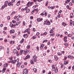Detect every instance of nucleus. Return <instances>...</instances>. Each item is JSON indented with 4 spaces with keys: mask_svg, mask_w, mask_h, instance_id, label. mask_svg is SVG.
I'll list each match as a JSON object with an SVG mask.
<instances>
[{
    "mask_svg": "<svg viewBox=\"0 0 74 74\" xmlns=\"http://www.w3.org/2000/svg\"><path fill=\"white\" fill-rule=\"evenodd\" d=\"M51 25V22L48 20H46V21H45L44 22V25Z\"/></svg>",
    "mask_w": 74,
    "mask_h": 74,
    "instance_id": "nucleus-1",
    "label": "nucleus"
},
{
    "mask_svg": "<svg viewBox=\"0 0 74 74\" xmlns=\"http://www.w3.org/2000/svg\"><path fill=\"white\" fill-rule=\"evenodd\" d=\"M32 59L35 62H36L37 60V56H34L33 57Z\"/></svg>",
    "mask_w": 74,
    "mask_h": 74,
    "instance_id": "nucleus-2",
    "label": "nucleus"
},
{
    "mask_svg": "<svg viewBox=\"0 0 74 74\" xmlns=\"http://www.w3.org/2000/svg\"><path fill=\"white\" fill-rule=\"evenodd\" d=\"M28 73V71L27 69H25L23 71V74H27Z\"/></svg>",
    "mask_w": 74,
    "mask_h": 74,
    "instance_id": "nucleus-3",
    "label": "nucleus"
},
{
    "mask_svg": "<svg viewBox=\"0 0 74 74\" xmlns=\"http://www.w3.org/2000/svg\"><path fill=\"white\" fill-rule=\"evenodd\" d=\"M30 56L29 55H27L25 58H23L24 60H27L28 59H30Z\"/></svg>",
    "mask_w": 74,
    "mask_h": 74,
    "instance_id": "nucleus-4",
    "label": "nucleus"
},
{
    "mask_svg": "<svg viewBox=\"0 0 74 74\" xmlns=\"http://www.w3.org/2000/svg\"><path fill=\"white\" fill-rule=\"evenodd\" d=\"M10 26L11 28H12V27L14 28V27H15L16 26V25L15 24L14 25V24H11L10 25Z\"/></svg>",
    "mask_w": 74,
    "mask_h": 74,
    "instance_id": "nucleus-5",
    "label": "nucleus"
},
{
    "mask_svg": "<svg viewBox=\"0 0 74 74\" xmlns=\"http://www.w3.org/2000/svg\"><path fill=\"white\" fill-rule=\"evenodd\" d=\"M8 4L9 6H11V5H14V3L12 1L8 3Z\"/></svg>",
    "mask_w": 74,
    "mask_h": 74,
    "instance_id": "nucleus-6",
    "label": "nucleus"
},
{
    "mask_svg": "<svg viewBox=\"0 0 74 74\" xmlns=\"http://www.w3.org/2000/svg\"><path fill=\"white\" fill-rule=\"evenodd\" d=\"M21 64L22 63H20L19 62H18L16 66L17 67H19V66H20V65H21Z\"/></svg>",
    "mask_w": 74,
    "mask_h": 74,
    "instance_id": "nucleus-7",
    "label": "nucleus"
},
{
    "mask_svg": "<svg viewBox=\"0 0 74 74\" xmlns=\"http://www.w3.org/2000/svg\"><path fill=\"white\" fill-rule=\"evenodd\" d=\"M54 58H55V61H57L58 60V57L56 55L54 56Z\"/></svg>",
    "mask_w": 74,
    "mask_h": 74,
    "instance_id": "nucleus-8",
    "label": "nucleus"
},
{
    "mask_svg": "<svg viewBox=\"0 0 74 74\" xmlns=\"http://www.w3.org/2000/svg\"><path fill=\"white\" fill-rule=\"evenodd\" d=\"M14 53H16V54L17 55V54H18V51H16V49H14Z\"/></svg>",
    "mask_w": 74,
    "mask_h": 74,
    "instance_id": "nucleus-9",
    "label": "nucleus"
},
{
    "mask_svg": "<svg viewBox=\"0 0 74 74\" xmlns=\"http://www.w3.org/2000/svg\"><path fill=\"white\" fill-rule=\"evenodd\" d=\"M42 20V18H38L37 19V21L39 22H41Z\"/></svg>",
    "mask_w": 74,
    "mask_h": 74,
    "instance_id": "nucleus-10",
    "label": "nucleus"
},
{
    "mask_svg": "<svg viewBox=\"0 0 74 74\" xmlns=\"http://www.w3.org/2000/svg\"><path fill=\"white\" fill-rule=\"evenodd\" d=\"M24 33H26V32H27V33L30 34V32L29 31V29H26L24 31Z\"/></svg>",
    "mask_w": 74,
    "mask_h": 74,
    "instance_id": "nucleus-11",
    "label": "nucleus"
},
{
    "mask_svg": "<svg viewBox=\"0 0 74 74\" xmlns=\"http://www.w3.org/2000/svg\"><path fill=\"white\" fill-rule=\"evenodd\" d=\"M11 62H12V64H15V63H16V62L15 61V60H12Z\"/></svg>",
    "mask_w": 74,
    "mask_h": 74,
    "instance_id": "nucleus-12",
    "label": "nucleus"
},
{
    "mask_svg": "<svg viewBox=\"0 0 74 74\" xmlns=\"http://www.w3.org/2000/svg\"><path fill=\"white\" fill-rule=\"evenodd\" d=\"M7 4H4V5H2V8L4 9V8H5V7H7Z\"/></svg>",
    "mask_w": 74,
    "mask_h": 74,
    "instance_id": "nucleus-13",
    "label": "nucleus"
},
{
    "mask_svg": "<svg viewBox=\"0 0 74 74\" xmlns=\"http://www.w3.org/2000/svg\"><path fill=\"white\" fill-rule=\"evenodd\" d=\"M14 32H15V30L14 29H12V30H10V33H14Z\"/></svg>",
    "mask_w": 74,
    "mask_h": 74,
    "instance_id": "nucleus-14",
    "label": "nucleus"
},
{
    "mask_svg": "<svg viewBox=\"0 0 74 74\" xmlns=\"http://www.w3.org/2000/svg\"><path fill=\"white\" fill-rule=\"evenodd\" d=\"M64 65H66V64H69V62L67 61H64Z\"/></svg>",
    "mask_w": 74,
    "mask_h": 74,
    "instance_id": "nucleus-15",
    "label": "nucleus"
},
{
    "mask_svg": "<svg viewBox=\"0 0 74 74\" xmlns=\"http://www.w3.org/2000/svg\"><path fill=\"white\" fill-rule=\"evenodd\" d=\"M21 21L16 22V26H18V25H19V24L21 23Z\"/></svg>",
    "mask_w": 74,
    "mask_h": 74,
    "instance_id": "nucleus-16",
    "label": "nucleus"
},
{
    "mask_svg": "<svg viewBox=\"0 0 74 74\" xmlns=\"http://www.w3.org/2000/svg\"><path fill=\"white\" fill-rule=\"evenodd\" d=\"M33 3H34L33 2H31L30 1H29V4L30 5V6H32V4H33Z\"/></svg>",
    "mask_w": 74,
    "mask_h": 74,
    "instance_id": "nucleus-17",
    "label": "nucleus"
},
{
    "mask_svg": "<svg viewBox=\"0 0 74 74\" xmlns=\"http://www.w3.org/2000/svg\"><path fill=\"white\" fill-rule=\"evenodd\" d=\"M8 64L7 63H6L4 64V65H3V66L4 67H7V66H8Z\"/></svg>",
    "mask_w": 74,
    "mask_h": 74,
    "instance_id": "nucleus-18",
    "label": "nucleus"
},
{
    "mask_svg": "<svg viewBox=\"0 0 74 74\" xmlns=\"http://www.w3.org/2000/svg\"><path fill=\"white\" fill-rule=\"evenodd\" d=\"M44 44H42L40 45V49H42L43 48V47H44Z\"/></svg>",
    "mask_w": 74,
    "mask_h": 74,
    "instance_id": "nucleus-19",
    "label": "nucleus"
},
{
    "mask_svg": "<svg viewBox=\"0 0 74 74\" xmlns=\"http://www.w3.org/2000/svg\"><path fill=\"white\" fill-rule=\"evenodd\" d=\"M21 2V1H18L17 2L16 4L17 5H20V3Z\"/></svg>",
    "mask_w": 74,
    "mask_h": 74,
    "instance_id": "nucleus-20",
    "label": "nucleus"
},
{
    "mask_svg": "<svg viewBox=\"0 0 74 74\" xmlns=\"http://www.w3.org/2000/svg\"><path fill=\"white\" fill-rule=\"evenodd\" d=\"M30 47V45H29L27 46L26 48L28 49H29Z\"/></svg>",
    "mask_w": 74,
    "mask_h": 74,
    "instance_id": "nucleus-21",
    "label": "nucleus"
},
{
    "mask_svg": "<svg viewBox=\"0 0 74 74\" xmlns=\"http://www.w3.org/2000/svg\"><path fill=\"white\" fill-rule=\"evenodd\" d=\"M16 12L15 11L12 12L10 14V16H12V15H13V14H15Z\"/></svg>",
    "mask_w": 74,
    "mask_h": 74,
    "instance_id": "nucleus-22",
    "label": "nucleus"
},
{
    "mask_svg": "<svg viewBox=\"0 0 74 74\" xmlns=\"http://www.w3.org/2000/svg\"><path fill=\"white\" fill-rule=\"evenodd\" d=\"M23 37L25 38H26V37H27V35L26 34H24L23 35Z\"/></svg>",
    "mask_w": 74,
    "mask_h": 74,
    "instance_id": "nucleus-23",
    "label": "nucleus"
},
{
    "mask_svg": "<svg viewBox=\"0 0 74 74\" xmlns=\"http://www.w3.org/2000/svg\"><path fill=\"white\" fill-rule=\"evenodd\" d=\"M70 25L71 26H72L73 25V24L72 23H73V21H72V20H70Z\"/></svg>",
    "mask_w": 74,
    "mask_h": 74,
    "instance_id": "nucleus-24",
    "label": "nucleus"
},
{
    "mask_svg": "<svg viewBox=\"0 0 74 74\" xmlns=\"http://www.w3.org/2000/svg\"><path fill=\"white\" fill-rule=\"evenodd\" d=\"M55 33H54L52 34H50V36H55Z\"/></svg>",
    "mask_w": 74,
    "mask_h": 74,
    "instance_id": "nucleus-25",
    "label": "nucleus"
},
{
    "mask_svg": "<svg viewBox=\"0 0 74 74\" xmlns=\"http://www.w3.org/2000/svg\"><path fill=\"white\" fill-rule=\"evenodd\" d=\"M64 45L66 46V47H67L68 46H69V44L67 43H65L64 44Z\"/></svg>",
    "mask_w": 74,
    "mask_h": 74,
    "instance_id": "nucleus-26",
    "label": "nucleus"
},
{
    "mask_svg": "<svg viewBox=\"0 0 74 74\" xmlns=\"http://www.w3.org/2000/svg\"><path fill=\"white\" fill-rule=\"evenodd\" d=\"M57 54L59 56H61V55H62L61 53L59 52H58L57 53Z\"/></svg>",
    "mask_w": 74,
    "mask_h": 74,
    "instance_id": "nucleus-27",
    "label": "nucleus"
},
{
    "mask_svg": "<svg viewBox=\"0 0 74 74\" xmlns=\"http://www.w3.org/2000/svg\"><path fill=\"white\" fill-rule=\"evenodd\" d=\"M26 5L27 7H30V3H29V2H28V3Z\"/></svg>",
    "mask_w": 74,
    "mask_h": 74,
    "instance_id": "nucleus-28",
    "label": "nucleus"
},
{
    "mask_svg": "<svg viewBox=\"0 0 74 74\" xmlns=\"http://www.w3.org/2000/svg\"><path fill=\"white\" fill-rule=\"evenodd\" d=\"M30 63L31 64H34V61H33V60H31Z\"/></svg>",
    "mask_w": 74,
    "mask_h": 74,
    "instance_id": "nucleus-29",
    "label": "nucleus"
},
{
    "mask_svg": "<svg viewBox=\"0 0 74 74\" xmlns=\"http://www.w3.org/2000/svg\"><path fill=\"white\" fill-rule=\"evenodd\" d=\"M67 36H68V37H71V34H68Z\"/></svg>",
    "mask_w": 74,
    "mask_h": 74,
    "instance_id": "nucleus-30",
    "label": "nucleus"
},
{
    "mask_svg": "<svg viewBox=\"0 0 74 74\" xmlns=\"http://www.w3.org/2000/svg\"><path fill=\"white\" fill-rule=\"evenodd\" d=\"M30 12L29 9H28L26 10V12H27V13H28V12Z\"/></svg>",
    "mask_w": 74,
    "mask_h": 74,
    "instance_id": "nucleus-31",
    "label": "nucleus"
},
{
    "mask_svg": "<svg viewBox=\"0 0 74 74\" xmlns=\"http://www.w3.org/2000/svg\"><path fill=\"white\" fill-rule=\"evenodd\" d=\"M47 41H48V40H44L42 42V43H44L45 42H47Z\"/></svg>",
    "mask_w": 74,
    "mask_h": 74,
    "instance_id": "nucleus-32",
    "label": "nucleus"
},
{
    "mask_svg": "<svg viewBox=\"0 0 74 74\" xmlns=\"http://www.w3.org/2000/svg\"><path fill=\"white\" fill-rule=\"evenodd\" d=\"M62 12V10H60L59 12H58V14L59 15H61V12Z\"/></svg>",
    "mask_w": 74,
    "mask_h": 74,
    "instance_id": "nucleus-33",
    "label": "nucleus"
},
{
    "mask_svg": "<svg viewBox=\"0 0 74 74\" xmlns=\"http://www.w3.org/2000/svg\"><path fill=\"white\" fill-rule=\"evenodd\" d=\"M22 50H21L20 52V55H21L22 54Z\"/></svg>",
    "mask_w": 74,
    "mask_h": 74,
    "instance_id": "nucleus-34",
    "label": "nucleus"
},
{
    "mask_svg": "<svg viewBox=\"0 0 74 74\" xmlns=\"http://www.w3.org/2000/svg\"><path fill=\"white\" fill-rule=\"evenodd\" d=\"M33 70L34 71H35V72H37V69L35 68H34Z\"/></svg>",
    "mask_w": 74,
    "mask_h": 74,
    "instance_id": "nucleus-35",
    "label": "nucleus"
},
{
    "mask_svg": "<svg viewBox=\"0 0 74 74\" xmlns=\"http://www.w3.org/2000/svg\"><path fill=\"white\" fill-rule=\"evenodd\" d=\"M32 38L33 40H34V39H35L36 38V36H33L32 37Z\"/></svg>",
    "mask_w": 74,
    "mask_h": 74,
    "instance_id": "nucleus-36",
    "label": "nucleus"
},
{
    "mask_svg": "<svg viewBox=\"0 0 74 74\" xmlns=\"http://www.w3.org/2000/svg\"><path fill=\"white\" fill-rule=\"evenodd\" d=\"M12 23H16V21H14V20H12Z\"/></svg>",
    "mask_w": 74,
    "mask_h": 74,
    "instance_id": "nucleus-37",
    "label": "nucleus"
},
{
    "mask_svg": "<svg viewBox=\"0 0 74 74\" xmlns=\"http://www.w3.org/2000/svg\"><path fill=\"white\" fill-rule=\"evenodd\" d=\"M73 13H71V14L70 18H73Z\"/></svg>",
    "mask_w": 74,
    "mask_h": 74,
    "instance_id": "nucleus-38",
    "label": "nucleus"
},
{
    "mask_svg": "<svg viewBox=\"0 0 74 74\" xmlns=\"http://www.w3.org/2000/svg\"><path fill=\"white\" fill-rule=\"evenodd\" d=\"M34 9L31 12V14H34Z\"/></svg>",
    "mask_w": 74,
    "mask_h": 74,
    "instance_id": "nucleus-39",
    "label": "nucleus"
},
{
    "mask_svg": "<svg viewBox=\"0 0 74 74\" xmlns=\"http://www.w3.org/2000/svg\"><path fill=\"white\" fill-rule=\"evenodd\" d=\"M69 2H70V1L69 0H67L66 1L65 3H68Z\"/></svg>",
    "mask_w": 74,
    "mask_h": 74,
    "instance_id": "nucleus-40",
    "label": "nucleus"
},
{
    "mask_svg": "<svg viewBox=\"0 0 74 74\" xmlns=\"http://www.w3.org/2000/svg\"><path fill=\"white\" fill-rule=\"evenodd\" d=\"M58 69H56L55 70V73H58Z\"/></svg>",
    "mask_w": 74,
    "mask_h": 74,
    "instance_id": "nucleus-41",
    "label": "nucleus"
},
{
    "mask_svg": "<svg viewBox=\"0 0 74 74\" xmlns=\"http://www.w3.org/2000/svg\"><path fill=\"white\" fill-rule=\"evenodd\" d=\"M67 59V57L65 56L64 57V60H66Z\"/></svg>",
    "mask_w": 74,
    "mask_h": 74,
    "instance_id": "nucleus-42",
    "label": "nucleus"
},
{
    "mask_svg": "<svg viewBox=\"0 0 74 74\" xmlns=\"http://www.w3.org/2000/svg\"><path fill=\"white\" fill-rule=\"evenodd\" d=\"M22 52L23 53H26V51H25L24 50H22Z\"/></svg>",
    "mask_w": 74,
    "mask_h": 74,
    "instance_id": "nucleus-43",
    "label": "nucleus"
},
{
    "mask_svg": "<svg viewBox=\"0 0 74 74\" xmlns=\"http://www.w3.org/2000/svg\"><path fill=\"white\" fill-rule=\"evenodd\" d=\"M43 13L44 14V15H45V14H47V13L45 11L43 12Z\"/></svg>",
    "mask_w": 74,
    "mask_h": 74,
    "instance_id": "nucleus-44",
    "label": "nucleus"
},
{
    "mask_svg": "<svg viewBox=\"0 0 74 74\" xmlns=\"http://www.w3.org/2000/svg\"><path fill=\"white\" fill-rule=\"evenodd\" d=\"M33 19V16H31L30 17V19L32 20V19Z\"/></svg>",
    "mask_w": 74,
    "mask_h": 74,
    "instance_id": "nucleus-45",
    "label": "nucleus"
},
{
    "mask_svg": "<svg viewBox=\"0 0 74 74\" xmlns=\"http://www.w3.org/2000/svg\"><path fill=\"white\" fill-rule=\"evenodd\" d=\"M40 15H41L42 16H43V15H44V13H42L40 14Z\"/></svg>",
    "mask_w": 74,
    "mask_h": 74,
    "instance_id": "nucleus-46",
    "label": "nucleus"
},
{
    "mask_svg": "<svg viewBox=\"0 0 74 74\" xmlns=\"http://www.w3.org/2000/svg\"><path fill=\"white\" fill-rule=\"evenodd\" d=\"M48 1H47L46 3L45 4V5H48Z\"/></svg>",
    "mask_w": 74,
    "mask_h": 74,
    "instance_id": "nucleus-47",
    "label": "nucleus"
},
{
    "mask_svg": "<svg viewBox=\"0 0 74 74\" xmlns=\"http://www.w3.org/2000/svg\"><path fill=\"white\" fill-rule=\"evenodd\" d=\"M49 33H53V31L51 30L49 31Z\"/></svg>",
    "mask_w": 74,
    "mask_h": 74,
    "instance_id": "nucleus-48",
    "label": "nucleus"
},
{
    "mask_svg": "<svg viewBox=\"0 0 74 74\" xmlns=\"http://www.w3.org/2000/svg\"><path fill=\"white\" fill-rule=\"evenodd\" d=\"M13 58H12V57L9 58V60H12Z\"/></svg>",
    "mask_w": 74,
    "mask_h": 74,
    "instance_id": "nucleus-49",
    "label": "nucleus"
},
{
    "mask_svg": "<svg viewBox=\"0 0 74 74\" xmlns=\"http://www.w3.org/2000/svg\"><path fill=\"white\" fill-rule=\"evenodd\" d=\"M64 42H66L67 41V39H64Z\"/></svg>",
    "mask_w": 74,
    "mask_h": 74,
    "instance_id": "nucleus-50",
    "label": "nucleus"
},
{
    "mask_svg": "<svg viewBox=\"0 0 74 74\" xmlns=\"http://www.w3.org/2000/svg\"><path fill=\"white\" fill-rule=\"evenodd\" d=\"M8 3V1H5V4H7Z\"/></svg>",
    "mask_w": 74,
    "mask_h": 74,
    "instance_id": "nucleus-51",
    "label": "nucleus"
},
{
    "mask_svg": "<svg viewBox=\"0 0 74 74\" xmlns=\"http://www.w3.org/2000/svg\"><path fill=\"white\" fill-rule=\"evenodd\" d=\"M39 34H40V33L38 32L36 34V36H38V35H39Z\"/></svg>",
    "mask_w": 74,
    "mask_h": 74,
    "instance_id": "nucleus-52",
    "label": "nucleus"
},
{
    "mask_svg": "<svg viewBox=\"0 0 74 74\" xmlns=\"http://www.w3.org/2000/svg\"><path fill=\"white\" fill-rule=\"evenodd\" d=\"M34 10L35 11H38V8H37V9H34Z\"/></svg>",
    "mask_w": 74,
    "mask_h": 74,
    "instance_id": "nucleus-53",
    "label": "nucleus"
},
{
    "mask_svg": "<svg viewBox=\"0 0 74 74\" xmlns=\"http://www.w3.org/2000/svg\"><path fill=\"white\" fill-rule=\"evenodd\" d=\"M19 60V59H17L16 60H15V61L16 62H18Z\"/></svg>",
    "mask_w": 74,
    "mask_h": 74,
    "instance_id": "nucleus-54",
    "label": "nucleus"
},
{
    "mask_svg": "<svg viewBox=\"0 0 74 74\" xmlns=\"http://www.w3.org/2000/svg\"><path fill=\"white\" fill-rule=\"evenodd\" d=\"M55 70V67L52 68V71H54V70Z\"/></svg>",
    "mask_w": 74,
    "mask_h": 74,
    "instance_id": "nucleus-55",
    "label": "nucleus"
},
{
    "mask_svg": "<svg viewBox=\"0 0 74 74\" xmlns=\"http://www.w3.org/2000/svg\"><path fill=\"white\" fill-rule=\"evenodd\" d=\"M64 39H67V36H65L64 37Z\"/></svg>",
    "mask_w": 74,
    "mask_h": 74,
    "instance_id": "nucleus-56",
    "label": "nucleus"
},
{
    "mask_svg": "<svg viewBox=\"0 0 74 74\" xmlns=\"http://www.w3.org/2000/svg\"><path fill=\"white\" fill-rule=\"evenodd\" d=\"M8 63H12L11 60L8 61Z\"/></svg>",
    "mask_w": 74,
    "mask_h": 74,
    "instance_id": "nucleus-57",
    "label": "nucleus"
},
{
    "mask_svg": "<svg viewBox=\"0 0 74 74\" xmlns=\"http://www.w3.org/2000/svg\"><path fill=\"white\" fill-rule=\"evenodd\" d=\"M42 73H43L44 74L45 73V70H43Z\"/></svg>",
    "mask_w": 74,
    "mask_h": 74,
    "instance_id": "nucleus-58",
    "label": "nucleus"
},
{
    "mask_svg": "<svg viewBox=\"0 0 74 74\" xmlns=\"http://www.w3.org/2000/svg\"><path fill=\"white\" fill-rule=\"evenodd\" d=\"M47 34V32H45L44 34H43L44 35H46V34Z\"/></svg>",
    "mask_w": 74,
    "mask_h": 74,
    "instance_id": "nucleus-59",
    "label": "nucleus"
},
{
    "mask_svg": "<svg viewBox=\"0 0 74 74\" xmlns=\"http://www.w3.org/2000/svg\"><path fill=\"white\" fill-rule=\"evenodd\" d=\"M29 52V51H28V50L26 49V53H28Z\"/></svg>",
    "mask_w": 74,
    "mask_h": 74,
    "instance_id": "nucleus-60",
    "label": "nucleus"
},
{
    "mask_svg": "<svg viewBox=\"0 0 74 74\" xmlns=\"http://www.w3.org/2000/svg\"><path fill=\"white\" fill-rule=\"evenodd\" d=\"M48 62H49V63H51V62H52V60H48Z\"/></svg>",
    "mask_w": 74,
    "mask_h": 74,
    "instance_id": "nucleus-61",
    "label": "nucleus"
},
{
    "mask_svg": "<svg viewBox=\"0 0 74 74\" xmlns=\"http://www.w3.org/2000/svg\"><path fill=\"white\" fill-rule=\"evenodd\" d=\"M37 1L39 2V3H41V0H37Z\"/></svg>",
    "mask_w": 74,
    "mask_h": 74,
    "instance_id": "nucleus-62",
    "label": "nucleus"
},
{
    "mask_svg": "<svg viewBox=\"0 0 74 74\" xmlns=\"http://www.w3.org/2000/svg\"><path fill=\"white\" fill-rule=\"evenodd\" d=\"M4 30H7V27H4Z\"/></svg>",
    "mask_w": 74,
    "mask_h": 74,
    "instance_id": "nucleus-63",
    "label": "nucleus"
},
{
    "mask_svg": "<svg viewBox=\"0 0 74 74\" xmlns=\"http://www.w3.org/2000/svg\"><path fill=\"white\" fill-rule=\"evenodd\" d=\"M23 24L24 25H25V22L23 21Z\"/></svg>",
    "mask_w": 74,
    "mask_h": 74,
    "instance_id": "nucleus-64",
    "label": "nucleus"
}]
</instances>
